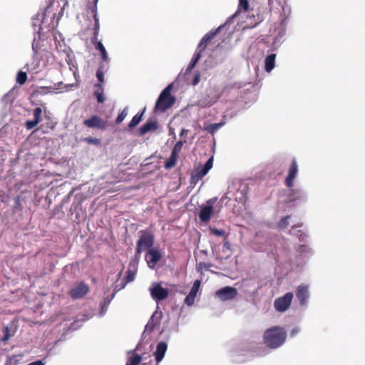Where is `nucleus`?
<instances>
[{
  "label": "nucleus",
  "mask_w": 365,
  "mask_h": 365,
  "mask_svg": "<svg viewBox=\"0 0 365 365\" xmlns=\"http://www.w3.org/2000/svg\"><path fill=\"white\" fill-rule=\"evenodd\" d=\"M161 257V253L158 248L150 249L145 257L148 267L152 269L155 268Z\"/></svg>",
  "instance_id": "10"
},
{
  "label": "nucleus",
  "mask_w": 365,
  "mask_h": 365,
  "mask_svg": "<svg viewBox=\"0 0 365 365\" xmlns=\"http://www.w3.org/2000/svg\"><path fill=\"white\" fill-rule=\"evenodd\" d=\"M290 216L287 215L284 217H282L277 223V226L280 229H284L289 225V219Z\"/></svg>",
  "instance_id": "30"
},
{
  "label": "nucleus",
  "mask_w": 365,
  "mask_h": 365,
  "mask_svg": "<svg viewBox=\"0 0 365 365\" xmlns=\"http://www.w3.org/2000/svg\"><path fill=\"white\" fill-rule=\"evenodd\" d=\"M197 61H195L194 59H191L187 68V71H190L192 68H194V67L196 66L197 64Z\"/></svg>",
  "instance_id": "44"
},
{
  "label": "nucleus",
  "mask_w": 365,
  "mask_h": 365,
  "mask_svg": "<svg viewBox=\"0 0 365 365\" xmlns=\"http://www.w3.org/2000/svg\"><path fill=\"white\" fill-rule=\"evenodd\" d=\"M227 237H225V239H224V243H223V247L227 250H230V243L229 242V241L227 240Z\"/></svg>",
  "instance_id": "45"
},
{
  "label": "nucleus",
  "mask_w": 365,
  "mask_h": 365,
  "mask_svg": "<svg viewBox=\"0 0 365 365\" xmlns=\"http://www.w3.org/2000/svg\"><path fill=\"white\" fill-rule=\"evenodd\" d=\"M19 357L20 356H11L6 361L5 365H18L19 362Z\"/></svg>",
  "instance_id": "31"
},
{
  "label": "nucleus",
  "mask_w": 365,
  "mask_h": 365,
  "mask_svg": "<svg viewBox=\"0 0 365 365\" xmlns=\"http://www.w3.org/2000/svg\"><path fill=\"white\" fill-rule=\"evenodd\" d=\"M202 52V49H197V51H196L195 53V54L193 55V57L192 58V59H194L195 61H198L199 59L201 58V53Z\"/></svg>",
  "instance_id": "43"
},
{
  "label": "nucleus",
  "mask_w": 365,
  "mask_h": 365,
  "mask_svg": "<svg viewBox=\"0 0 365 365\" xmlns=\"http://www.w3.org/2000/svg\"><path fill=\"white\" fill-rule=\"evenodd\" d=\"M178 155L171 153L169 158L165 162L164 167L165 169H170L175 166Z\"/></svg>",
  "instance_id": "23"
},
{
  "label": "nucleus",
  "mask_w": 365,
  "mask_h": 365,
  "mask_svg": "<svg viewBox=\"0 0 365 365\" xmlns=\"http://www.w3.org/2000/svg\"><path fill=\"white\" fill-rule=\"evenodd\" d=\"M211 267V264H209V263H205V262H200L197 264V269H209V268Z\"/></svg>",
  "instance_id": "39"
},
{
  "label": "nucleus",
  "mask_w": 365,
  "mask_h": 365,
  "mask_svg": "<svg viewBox=\"0 0 365 365\" xmlns=\"http://www.w3.org/2000/svg\"><path fill=\"white\" fill-rule=\"evenodd\" d=\"M63 85V82H58V83L56 84H54V89H61V86Z\"/></svg>",
  "instance_id": "48"
},
{
  "label": "nucleus",
  "mask_w": 365,
  "mask_h": 365,
  "mask_svg": "<svg viewBox=\"0 0 365 365\" xmlns=\"http://www.w3.org/2000/svg\"><path fill=\"white\" fill-rule=\"evenodd\" d=\"M142 360V357L140 355L135 354L133 357H131L129 361L127 362L126 365H138Z\"/></svg>",
  "instance_id": "27"
},
{
  "label": "nucleus",
  "mask_w": 365,
  "mask_h": 365,
  "mask_svg": "<svg viewBox=\"0 0 365 365\" xmlns=\"http://www.w3.org/2000/svg\"><path fill=\"white\" fill-rule=\"evenodd\" d=\"M287 339V331L281 327L275 326L267 329L263 335L264 344L270 349L281 346Z\"/></svg>",
  "instance_id": "1"
},
{
  "label": "nucleus",
  "mask_w": 365,
  "mask_h": 365,
  "mask_svg": "<svg viewBox=\"0 0 365 365\" xmlns=\"http://www.w3.org/2000/svg\"><path fill=\"white\" fill-rule=\"evenodd\" d=\"M128 115V112H127V110L126 108H125L118 115V117L116 118L115 119V123L117 124H119Z\"/></svg>",
  "instance_id": "36"
},
{
  "label": "nucleus",
  "mask_w": 365,
  "mask_h": 365,
  "mask_svg": "<svg viewBox=\"0 0 365 365\" xmlns=\"http://www.w3.org/2000/svg\"><path fill=\"white\" fill-rule=\"evenodd\" d=\"M248 0H239L238 11L247 12L249 9Z\"/></svg>",
  "instance_id": "28"
},
{
  "label": "nucleus",
  "mask_w": 365,
  "mask_h": 365,
  "mask_svg": "<svg viewBox=\"0 0 365 365\" xmlns=\"http://www.w3.org/2000/svg\"><path fill=\"white\" fill-rule=\"evenodd\" d=\"M188 132V130L185 129V128H182L180 131V136H183L185 135H186Z\"/></svg>",
  "instance_id": "49"
},
{
  "label": "nucleus",
  "mask_w": 365,
  "mask_h": 365,
  "mask_svg": "<svg viewBox=\"0 0 365 365\" xmlns=\"http://www.w3.org/2000/svg\"><path fill=\"white\" fill-rule=\"evenodd\" d=\"M84 141L88 143V144H95L98 145L100 143V140L98 138H94L91 137H88L84 139Z\"/></svg>",
  "instance_id": "38"
},
{
  "label": "nucleus",
  "mask_w": 365,
  "mask_h": 365,
  "mask_svg": "<svg viewBox=\"0 0 365 365\" xmlns=\"http://www.w3.org/2000/svg\"><path fill=\"white\" fill-rule=\"evenodd\" d=\"M298 173L297 161L294 159L289 168L288 175L285 179V185L289 189L287 195L289 202H294L304 197V192L299 189H294V181Z\"/></svg>",
  "instance_id": "2"
},
{
  "label": "nucleus",
  "mask_w": 365,
  "mask_h": 365,
  "mask_svg": "<svg viewBox=\"0 0 365 365\" xmlns=\"http://www.w3.org/2000/svg\"><path fill=\"white\" fill-rule=\"evenodd\" d=\"M28 365H45V363L43 362L42 360H37L29 364Z\"/></svg>",
  "instance_id": "46"
},
{
  "label": "nucleus",
  "mask_w": 365,
  "mask_h": 365,
  "mask_svg": "<svg viewBox=\"0 0 365 365\" xmlns=\"http://www.w3.org/2000/svg\"><path fill=\"white\" fill-rule=\"evenodd\" d=\"M34 119L27 120L25 127L27 130L35 128L41 121L42 109L40 107L35 108L33 110Z\"/></svg>",
  "instance_id": "13"
},
{
  "label": "nucleus",
  "mask_w": 365,
  "mask_h": 365,
  "mask_svg": "<svg viewBox=\"0 0 365 365\" xmlns=\"http://www.w3.org/2000/svg\"><path fill=\"white\" fill-rule=\"evenodd\" d=\"M213 165V158L212 157L210 158L205 163L204 166L202 167L205 170L209 172V170L212 168Z\"/></svg>",
  "instance_id": "37"
},
{
  "label": "nucleus",
  "mask_w": 365,
  "mask_h": 365,
  "mask_svg": "<svg viewBox=\"0 0 365 365\" xmlns=\"http://www.w3.org/2000/svg\"><path fill=\"white\" fill-rule=\"evenodd\" d=\"M4 336L1 339L3 342H6L10 337L13 335V334L10 333V329L8 327H4Z\"/></svg>",
  "instance_id": "34"
},
{
  "label": "nucleus",
  "mask_w": 365,
  "mask_h": 365,
  "mask_svg": "<svg viewBox=\"0 0 365 365\" xmlns=\"http://www.w3.org/2000/svg\"><path fill=\"white\" fill-rule=\"evenodd\" d=\"M195 297L196 296L189 293L185 299V303L187 306H192L194 304Z\"/></svg>",
  "instance_id": "35"
},
{
  "label": "nucleus",
  "mask_w": 365,
  "mask_h": 365,
  "mask_svg": "<svg viewBox=\"0 0 365 365\" xmlns=\"http://www.w3.org/2000/svg\"><path fill=\"white\" fill-rule=\"evenodd\" d=\"M200 74L199 72H197L193 77L192 84L193 86H196L200 82Z\"/></svg>",
  "instance_id": "41"
},
{
  "label": "nucleus",
  "mask_w": 365,
  "mask_h": 365,
  "mask_svg": "<svg viewBox=\"0 0 365 365\" xmlns=\"http://www.w3.org/2000/svg\"><path fill=\"white\" fill-rule=\"evenodd\" d=\"M98 0H94V9L95 11L97 9V6H96V4H97V2H98Z\"/></svg>",
  "instance_id": "51"
},
{
  "label": "nucleus",
  "mask_w": 365,
  "mask_h": 365,
  "mask_svg": "<svg viewBox=\"0 0 365 365\" xmlns=\"http://www.w3.org/2000/svg\"><path fill=\"white\" fill-rule=\"evenodd\" d=\"M83 125L88 128L104 130L108 127V122L97 115H93L84 120Z\"/></svg>",
  "instance_id": "5"
},
{
  "label": "nucleus",
  "mask_w": 365,
  "mask_h": 365,
  "mask_svg": "<svg viewBox=\"0 0 365 365\" xmlns=\"http://www.w3.org/2000/svg\"><path fill=\"white\" fill-rule=\"evenodd\" d=\"M106 63V62H103H103H101V63H100L99 67H98V68L97 71H101V72H103V73H105V72L107 71V69H108V66H107V65H106V63Z\"/></svg>",
  "instance_id": "42"
},
{
  "label": "nucleus",
  "mask_w": 365,
  "mask_h": 365,
  "mask_svg": "<svg viewBox=\"0 0 365 365\" xmlns=\"http://www.w3.org/2000/svg\"><path fill=\"white\" fill-rule=\"evenodd\" d=\"M93 11L95 12L94 16H93L95 24H94V27H93V36L91 39V43L98 41V36L99 29H100L99 19L97 16L96 10L95 11V9H93Z\"/></svg>",
  "instance_id": "20"
},
{
  "label": "nucleus",
  "mask_w": 365,
  "mask_h": 365,
  "mask_svg": "<svg viewBox=\"0 0 365 365\" xmlns=\"http://www.w3.org/2000/svg\"><path fill=\"white\" fill-rule=\"evenodd\" d=\"M221 26L218 27L215 31H210L206 34L203 38L201 39L200 43L198 44L197 49H202V51L205 50L208 43L210 41L212 38L219 32Z\"/></svg>",
  "instance_id": "15"
},
{
  "label": "nucleus",
  "mask_w": 365,
  "mask_h": 365,
  "mask_svg": "<svg viewBox=\"0 0 365 365\" xmlns=\"http://www.w3.org/2000/svg\"><path fill=\"white\" fill-rule=\"evenodd\" d=\"M296 296L301 306H305L309 297V287L307 285L301 284L297 287Z\"/></svg>",
  "instance_id": "12"
},
{
  "label": "nucleus",
  "mask_w": 365,
  "mask_h": 365,
  "mask_svg": "<svg viewBox=\"0 0 365 365\" xmlns=\"http://www.w3.org/2000/svg\"><path fill=\"white\" fill-rule=\"evenodd\" d=\"M224 123H210L206 124L204 125V130L207 131L209 133L214 135L217 130H219L222 125Z\"/></svg>",
  "instance_id": "21"
},
{
  "label": "nucleus",
  "mask_w": 365,
  "mask_h": 365,
  "mask_svg": "<svg viewBox=\"0 0 365 365\" xmlns=\"http://www.w3.org/2000/svg\"><path fill=\"white\" fill-rule=\"evenodd\" d=\"M135 273H136V269H135L133 271L128 269L127 271L126 276H125V279H123L124 282H123L122 288H124L127 283L130 282L134 280Z\"/></svg>",
  "instance_id": "25"
},
{
  "label": "nucleus",
  "mask_w": 365,
  "mask_h": 365,
  "mask_svg": "<svg viewBox=\"0 0 365 365\" xmlns=\"http://www.w3.org/2000/svg\"><path fill=\"white\" fill-rule=\"evenodd\" d=\"M96 77L98 78V81H99L98 83H102L104 82V73L101 71H97L96 72Z\"/></svg>",
  "instance_id": "40"
},
{
  "label": "nucleus",
  "mask_w": 365,
  "mask_h": 365,
  "mask_svg": "<svg viewBox=\"0 0 365 365\" xmlns=\"http://www.w3.org/2000/svg\"><path fill=\"white\" fill-rule=\"evenodd\" d=\"M217 197L210 199L207 201L206 205L202 206L198 214L200 220L202 222H207L210 220L214 212L213 204L216 202Z\"/></svg>",
  "instance_id": "7"
},
{
  "label": "nucleus",
  "mask_w": 365,
  "mask_h": 365,
  "mask_svg": "<svg viewBox=\"0 0 365 365\" xmlns=\"http://www.w3.org/2000/svg\"><path fill=\"white\" fill-rule=\"evenodd\" d=\"M89 292V287L83 282L75 284L70 290L69 295L73 299H78L85 297Z\"/></svg>",
  "instance_id": "9"
},
{
  "label": "nucleus",
  "mask_w": 365,
  "mask_h": 365,
  "mask_svg": "<svg viewBox=\"0 0 365 365\" xmlns=\"http://www.w3.org/2000/svg\"><path fill=\"white\" fill-rule=\"evenodd\" d=\"M210 230L212 234L216 236L224 237V238L227 237L224 230H218L215 227H210Z\"/></svg>",
  "instance_id": "32"
},
{
  "label": "nucleus",
  "mask_w": 365,
  "mask_h": 365,
  "mask_svg": "<svg viewBox=\"0 0 365 365\" xmlns=\"http://www.w3.org/2000/svg\"><path fill=\"white\" fill-rule=\"evenodd\" d=\"M48 131L47 130H43V133H47Z\"/></svg>",
  "instance_id": "53"
},
{
  "label": "nucleus",
  "mask_w": 365,
  "mask_h": 365,
  "mask_svg": "<svg viewBox=\"0 0 365 365\" xmlns=\"http://www.w3.org/2000/svg\"><path fill=\"white\" fill-rule=\"evenodd\" d=\"M47 128H50L51 130H53L55 128V125L52 124V123H47Z\"/></svg>",
  "instance_id": "50"
},
{
  "label": "nucleus",
  "mask_w": 365,
  "mask_h": 365,
  "mask_svg": "<svg viewBox=\"0 0 365 365\" xmlns=\"http://www.w3.org/2000/svg\"><path fill=\"white\" fill-rule=\"evenodd\" d=\"M95 47V49L101 53V58L103 62H108L109 58L106 48L101 41H98L92 43Z\"/></svg>",
  "instance_id": "18"
},
{
  "label": "nucleus",
  "mask_w": 365,
  "mask_h": 365,
  "mask_svg": "<svg viewBox=\"0 0 365 365\" xmlns=\"http://www.w3.org/2000/svg\"><path fill=\"white\" fill-rule=\"evenodd\" d=\"M168 345L165 341H160L158 344L154 356L157 363L160 362L167 351Z\"/></svg>",
  "instance_id": "14"
},
{
  "label": "nucleus",
  "mask_w": 365,
  "mask_h": 365,
  "mask_svg": "<svg viewBox=\"0 0 365 365\" xmlns=\"http://www.w3.org/2000/svg\"><path fill=\"white\" fill-rule=\"evenodd\" d=\"M144 111H145V109L142 112L137 113L135 115H134L133 117L132 120H130V122L128 124L129 128H133L140 123V122L142 120V117L143 115Z\"/></svg>",
  "instance_id": "24"
},
{
  "label": "nucleus",
  "mask_w": 365,
  "mask_h": 365,
  "mask_svg": "<svg viewBox=\"0 0 365 365\" xmlns=\"http://www.w3.org/2000/svg\"><path fill=\"white\" fill-rule=\"evenodd\" d=\"M95 87L97 89L94 91V96L96 97L97 101L98 103H103L105 101V98L103 96V88L102 84L96 83Z\"/></svg>",
  "instance_id": "22"
},
{
  "label": "nucleus",
  "mask_w": 365,
  "mask_h": 365,
  "mask_svg": "<svg viewBox=\"0 0 365 365\" xmlns=\"http://www.w3.org/2000/svg\"><path fill=\"white\" fill-rule=\"evenodd\" d=\"M155 242L154 235L148 230H140V237L136 243L135 257H140L145 250L151 249Z\"/></svg>",
  "instance_id": "4"
},
{
  "label": "nucleus",
  "mask_w": 365,
  "mask_h": 365,
  "mask_svg": "<svg viewBox=\"0 0 365 365\" xmlns=\"http://www.w3.org/2000/svg\"><path fill=\"white\" fill-rule=\"evenodd\" d=\"M201 252H202L203 254H206L207 252L205 250H201Z\"/></svg>",
  "instance_id": "52"
},
{
  "label": "nucleus",
  "mask_w": 365,
  "mask_h": 365,
  "mask_svg": "<svg viewBox=\"0 0 365 365\" xmlns=\"http://www.w3.org/2000/svg\"><path fill=\"white\" fill-rule=\"evenodd\" d=\"M149 290L152 298L155 301L164 300L169 295L168 289L163 288L160 283H155Z\"/></svg>",
  "instance_id": "8"
},
{
  "label": "nucleus",
  "mask_w": 365,
  "mask_h": 365,
  "mask_svg": "<svg viewBox=\"0 0 365 365\" xmlns=\"http://www.w3.org/2000/svg\"><path fill=\"white\" fill-rule=\"evenodd\" d=\"M216 295L222 301L230 300L237 295V290L235 287H225L217 291Z\"/></svg>",
  "instance_id": "11"
},
{
  "label": "nucleus",
  "mask_w": 365,
  "mask_h": 365,
  "mask_svg": "<svg viewBox=\"0 0 365 365\" xmlns=\"http://www.w3.org/2000/svg\"><path fill=\"white\" fill-rule=\"evenodd\" d=\"M200 280H195L193 283V285L191 288V290L190 292V294L196 296L197 295V293L198 292V289L200 288Z\"/></svg>",
  "instance_id": "33"
},
{
  "label": "nucleus",
  "mask_w": 365,
  "mask_h": 365,
  "mask_svg": "<svg viewBox=\"0 0 365 365\" xmlns=\"http://www.w3.org/2000/svg\"><path fill=\"white\" fill-rule=\"evenodd\" d=\"M173 85H168L160 94L155 106V110L162 113L165 112L175 103V98L171 95Z\"/></svg>",
  "instance_id": "3"
},
{
  "label": "nucleus",
  "mask_w": 365,
  "mask_h": 365,
  "mask_svg": "<svg viewBox=\"0 0 365 365\" xmlns=\"http://www.w3.org/2000/svg\"><path fill=\"white\" fill-rule=\"evenodd\" d=\"M157 129L158 123L156 121H148L139 128V135H144L147 133L155 131Z\"/></svg>",
  "instance_id": "16"
},
{
  "label": "nucleus",
  "mask_w": 365,
  "mask_h": 365,
  "mask_svg": "<svg viewBox=\"0 0 365 365\" xmlns=\"http://www.w3.org/2000/svg\"><path fill=\"white\" fill-rule=\"evenodd\" d=\"M292 292H287L284 296L277 298L274 302V307L277 312H284L287 311L293 299Z\"/></svg>",
  "instance_id": "6"
},
{
  "label": "nucleus",
  "mask_w": 365,
  "mask_h": 365,
  "mask_svg": "<svg viewBox=\"0 0 365 365\" xmlns=\"http://www.w3.org/2000/svg\"><path fill=\"white\" fill-rule=\"evenodd\" d=\"M27 80V74L26 72L20 71L17 73L16 76V82L20 85H23L26 83Z\"/></svg>",
  "instance_id": "26"
},
{
  "label": "nucleus",
  "mask_w": 365,
  "mask_h": 365,
  "mask_svg": "<svg viewBox=\"0 0 365 365\" xmlns=\"http://www.w3.org/2000/svg\"><path fill=\"white\" fill-rule=\"evenodd\" d=\"M298 332H299V329H297V328H294V329H293L291 331V332H290V335H291L292 336H295V334H297Z\"/></svg>",
  "instance_id": "47"
},
{
  "label": "nucleus",
  "mask_w": 365,
  "mask_h": 365,
  "mask_svg": "<svg viewBox=\"0 0 365 365\" xmlns=\"http://www.w3.org/2000/svg\"><path fill=\"white\" fill-rule=\"evenodd\" d=\"M207 171L203 168H197L194 170L191 174V182L196 183L199 180H202L204 176L207 174Z\"/></svg>",
  "instance_id": "17"
},
{
  "label": "nucleus",
  "mask_w": 365,
  "mask_h": 365,
  "mask_svg": "<svg viewBox=\"0 0 365 365\" xmlns=\"http://www.w3.org/2000/svg\"><path fill=\"white\" fill-rule=\"evenodd\" d=\"M184 143H185V140H179L178 141L175 145H174L172 152L173 153L178 155V154L180 153L182 148L183 146Z\"/></svg>",
  "instance_id": "29"
},
{
  "label": "nucleus",
  "mask_w": 365,
  "mask_h": 365,
  "mask_svg": "<svg viewBox=\"0 0 365 365\" xmlns=\"http://www.w3.org/2000/svg\"><path fill=\"white\" fill-rule=\"evenodd\" d=\"M276 54L272 53L268 55L265 58L264 69L267 72H270L275 66Z\"/></svg>",
  "instance_id": "19"
}]
</instances>
